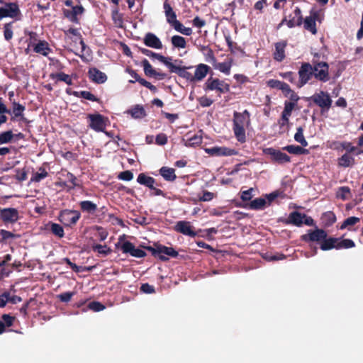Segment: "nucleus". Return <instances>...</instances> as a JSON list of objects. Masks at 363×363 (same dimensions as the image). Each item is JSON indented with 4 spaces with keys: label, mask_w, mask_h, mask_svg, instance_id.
Listing matches in <instances>:
<instances>
[{
    "label": "nucleus",
    "mask_w": 363,
    "mask_h": 363,
    "mask_svg": "<svg viewBox=\"0 0 363 363\" xmlns=\"http://www.w3.org/2000/svg\"><path fill=\"white\" fill-rule=\"evenodd\" d=\"M116 247L120 249L124 254H129L132 257L138 258L145 257L147 255L144 250L135 248V245L128 240H125L122 243L118 242L116 244Z\"/></svg>",
    "instance_id": "nucleus-5"
},
{
    "label": "nucleus",
    "mask_w": 363,
    "mask_h": 363,
    "mask_svg": "<svg viewBox=\"0 0 363 363\" xmlns=\"http://www.w3.org/2000/svg\"><path fill=\"white\" fill-rule=\"evenodd\" d=\"M215 197V194L208 191H203V195L199 196V201H210Z\"/></svg>",
    "instance_id": "nucleus-60"
},
{
    "label": "nucleus",
    "mask_w": 363,
    "mask_h": 363,
    "mask_svg": "<svg viewBox=\"0 0 363 363\" xmlns=\"http://www.w3.org/2000/svg\"><path fill=\"white\" fill-rule=\"evenodd\" d=\"M160 174L167 182H173L176 179L175 170L168 167H162L159 170Z\"/></svg>",
    "instance_id": "nucleus-22"
},
{
    "label": "nucleus",
    "mask_w": 363,
    "mask_h": 363,
    "mask_svg": "<svg viewBox=\"0 0 363 363\" xmlns=\"http://www.w3.org/2000/svg\"><path fill=\"white\" fill-rule=\"evenodd\" d=\"M1 320L4 321L6 327H11L13 323L15 317L9 314H3Z\"/></svg>",
    "instance_id": "nucleus-59"
},
{
    "label": "nucleus",
    "mask_w": 363,
    "mask_h": 363,
    "mask_svg": "<svg viewBox=\"0 0 363 363\" xmlns=\"http://www.w3.org/2000/svg\"><path fill=\"white\" fill-rule=\"evenodd\" d=\"M14 137V134L11 130L4 131L0 133V142L2 144H6L11 142Z\"/></svg>",
    "instance_id": "nucleus-45"
},
{
    "label": "nucleus",
    "mask_w": 363,
    "mask_h": 363,
    "mask_svg": "<svg viewBox=\"0 0 363 363\" xmlns=\"http://www.w3.org/2000/svg\"><path fill=\"white\" fill-rule=\"evenodd\" d=\"M205 90H216L220 94L227 93L230 91V85L217 78H208L205 83Z\"/></svg>",
    "instance_id": "nucleus-6"
},
{
    "label": "nucleus",
    "mask_w": 363,
    "mask_h": 363,
    "mask_svg": "<svg viewBox=\"0 0 363 363\" xmlns=\"http://www.w3.org/2000/svg\"><path fill=\"white\" fill-rule=\"evenodd\" d=\"M50 230L52 233L59 238H63L65 235V231L63 227L60 224L50 223Z\"/></svg>",
    "instance_id": "nucleus-42"
},
{
    "label": "nucleus",
    "mask_w": 363,
    "mask_h": 363,
    "mask_svg": "<svg viewBox=\"0 0 363 363\" xmlns=\"http://www.w3.org/2000/svg\"><path fill=\"white\" fill-rule=\"evenodd\" d=\"M333 145H337L335 147L336 149H339V147L342 148L346 151V153L350 154L354 152L356 150V147L352 145L350 142L343 141V142H333Z\"/></svg>",
    "instance_id": "nucleus-34"
},
{
    "label": "nucleus",
    "mask_w": 363,
    "mask_h": 363,
    "mask_svg": "<svg viewBox=\"0 0 363 363\" xmlns=\"http://www.w3.org/2000/svg\"><path fill=\"white\" fill-rule=\"evenodd\" d=\"M191 67H181L180 65H177L175 70H174V73L177 74L179 77L186 79V80H189L191 82H194L193 74L188 72V69H191Z\"/></svg>",
    "instance_id": "nucleus-26"
},
{
    "label": "nucleus",
    "mask_w": 363,
    "mask_h": 363,
    "mask_svg": "<svg viewBox=\"0 0 363 363\" xmlns=\"http://www.w3.org/2000/svg\"><path fill=\"white\" fill-rule=\"evenodd\" d=\"M29 40L28 45H48L47 43L38 39L35 33H30Z\"/></svg>",
    "instance_id": "nucleus-46"
},
{
    "label": "nucleus",
    "mask_w": 363,
    "mask_h": 363,
    "mask_svg": "<svg viewBox=\"0 0 363 363\" xmlns=\"http://www.w3.org/2000/svg\"><path fill=\"white\" fill-rule=\"evenodd\" d=\"M172 27L178 32H180L181 33L186 35H190L192 33V30L191 28H186L185 27L182 23H180L179 21H175L174 24L172 26Z\"/></svg>",
    "instance_id": "nucleus-43"
},
{
    "label": "nucleus",
    "mask_w": 363,
    "mask_h": 363,
    "mask_svg": "<svg viewBox=\"0 0 363 363\" xmlns=\"http://www.w3.org/2000/svg\"><path fill=\"white\" fill-rule=\"evenodd\" d=\"M284 47H276V50L274 52V58L278 62H281L285 58Z\"/></svg>",
    "instance_id": "nucleus-52"
},
{
    "label": "nucleus",
    "mask_w": 363,
    "mask_h": 363,
    "mask_svg": "<svg viewBox=\"0 0 363 363\" xmlns=\"http://www.w3.org/2000/svg\"><path fill=\"white\" fill-rule=\"evenodd\" d=\"M50 79H57V81L65 82L67 85H72V79L71 76L64 72L51 73L50 74Z\"/></svg>",
    "instance_id": "nucleus-32"
},
{
    "label": "nucleus",
    "mask_w": 363,
    "mask_h": 363,
    "mask_svg": "<svg viewBox=\"0 0 363 363\" xmlns=\"http://www.w3.org/2000/svg\"><path fill=\"white\" fill-rule=\"evenodd\" d=\"M153 55L156 58L159 59L160 62H163L165 65H167L169 67L171 72L174 73V70H175L177 65L170 62V60H172L171 58H167L158 54Z\"/></svg>",
    "instance_id": "nucleus-44"
},
{
    "label": "nucleus",
    "mask_w": 363,
    "mask_h": 363,
    "mask_svg": "<svg viewBox=\"0 0 363 363\" xmlns=\"http://www.w3.org/2000/svg\"><path fill=\"white\" fill-rule=\"evenodd\" d=\"M355 247L354 242L351 239L338 238L337 250L350 249Z\"/></svg>",
    "instance_id": "nucleus-37"
},
{
    "label": "nucleus",
    "mask_w": 363,
    "mask_h": 363,
    "mask_svg": "<svg viewBox=\"0 0 363 363\" xmlns=\"http://www.w3.org/2000/svg\"><path fill=\"white\" fill-rule=\"evenodd\" d=\"M89 127L96 132H104L108 118L100 113L88 114Z\"/></svg>",
    "instance_id": "nucleus-3"
},
{
    "label": "nucleus",
    "mask_w": 363,
    "mask_h": 363,
    "mask_svg": "<svg viewBox=\"0 0 363 363\" xmlns=\"http://www.w3.org/2000/svg\"><path fill=\"white\" fill-rule=\"evenodd\" d=\"M94 229L96 230V236L100 241H104L108 236V232L101 226L96 225Z\"/></svg>",
    "instance_id": "nucleus-53"
},
{
    "label": "nucleus",
    "mask_w": 363,
    "mask_h": 363,
    "mask_svg": "<svg viewBox=\"0 0 363 363\" xmlns=\"http://www.w3.org/2000/svg\"><path fill=\"white\" fill-rule=\"evenodd\" d=\"M355 160L354 157L347 153H345L338 158V165L342 167H349L354 164Z\"/></svg>",
    "instance_id": "nucleus-28"
},
{
    "label": "nucleus",
    "mask_w": 363,
    "mask_h": 363,
    "mask_svg": "<svg viewBox=\"0 0 363 363\" xmlns=\"http://www.w3.org/2000/svg\"><path fill=\"white\" fill-rule=\"evenodd\" d=\"M350 194V189L348 186H340L337 191V197L346 200Z\"/></svg>",
    "instance_id": "nucleus-49"
},
{
    "label": "nucleus",
    "mask_w": 363,
    "mask_h": 363,
    "mask_svg": "<svg viewBox=\"0 0 363 363\" xmlns=\"http://www.w3.org/2000/svg\"><path fill=\"white\" fill-rule=\"evenodd\" d=\"M360 221V218L355 216H351L346 218L341 224L340 229L343 230L347 228L348 230H352V226L358 223Z\"/></svg>",
    "instance_id": "nucleus-33"
},
{
    "label": "nucleus",
    "mask_w": 363,
    "mask_h": 363,
    "mask_svg": "<svg viewBox=\"0 0 363 363\" xmlns=\"http://www.w3.org/2000/svg\"><path fill=\"white\" fill-rule=\"evenodd\" d=\"M33 51L36 53L47 56L50 52H52V50L50 47H33Z\"/></svg>",
    "instance_id": "nucleus-62"
},
{
    "label": "nucleus",
    "mask_w": 363,
    "mask_h": 363,
    "mask_svg": "<svg viewBox=\"0 0 363 363\" xmlns=\"http://www.w3.org/2000/svg\"><path fill=\"white\" fill-rule=\"evenodd\" d=\"M175 230L185 235L195 237L196 233L193 230L192 226L188 221L181 220L177 223Z\"/></svg>",
    "instance_id": "nucleus-16"
},
{
    "label": "nucleus",
    "mask_w": 363,
    "mask_h": 363,
    "mask_svg": "<svg viewBox=\"0 0 363 363\" xmlns=\"http://www.w3.org/2000/svg\"><path fill=\"white\" fill-rule=\"evenodd\" d=\"M20 14L18 6L16 3H8L0 8V20L5 17L16 18Z\"/></svg>",
    "instance_id": "nucleus-12"
},
{
    "label": "nucleus",
    "mask_w": 363,
    "mask_h": 363,
    "mask_svg": "<svg viewBox=\"0 0 363 363\" xmlns=\"http://www.w3.org/2000/svg\"><path fill=\"white\" fill-rule=\"evenodd\" d=\"M328 69L326 62H318L313 67V76L316 79L325 82L329 80Z\"/></svg>",
    "instance_id": "nucleus-9"
},
{
    "label": "nucleus",
    "mask_w": 363,
    "mask_h": 363,
    "mask_svg": "<svg viewBox=\"0 0 363 363\" xmlns=\"http://www.w3.org/2000/svg\"><path fill=\"white\" fill-rule=\"evenodd\" d=\"M295 17L289 23L294 21L293 25L301 26L303 23V18L301 15V11L298 7H296L294 10Z\"/></svg>",
    "instance_id": "nucleus-50"
},
{
    "label": "nucleus",
    "mask_w": 363,
    "mask_h": 363,
    "mask_svg": "<svg viewBox=\"0 0 363 363\" xmlns=\"http://www.w3.org/2000/svg\"><path fill=\"white\" fill-rule=\"evenodd\" d=\"M296 106V104H295L294 102L286 101L284 102V108L282 112L286 114L291 115L292 111L294 109Z\"/></svg>",
    "instance_id": "nucleus-58"
},
{
    "label": "nucleus",
    "mask_w": 363,
    "mask_h": 363,
    "mask_svg": "<svg viewBox=\"0 0 363 363\" xmlns=\"http://www.w3.org/2000/svg\"><path fill=\"white\" fill-rule=\"evenodd\" d=\"M250 114L247 110L242 113L235 111L233 113V130L237 140L240 143L246 142L245 125L248 127L250 124Z\"/></svg>",
    "instance_id": "nucleus-1"
},
{
    "label": "nucleus",
    "mask_w": 363,
    "mask_h": 363,
    "mask_svg": "<svg viewBox=\"0 0 363 363\" xmlns=\"http://www.w3.org/2000/svg\"><path fill=\"white\" fill-rule=\"evenodd\" d=\"M327 236L328 234L325 230L316 228L313 230H308V233L302 235L301 239L306 242H316L321 243Z\"/></svg>",
    "instance_id": "nucleus-8"
},
{
    "label": "nucleus",
    "mask_w": 363,
    "mask_h": 363,
    "mask_svg": "<svg viewBox=\"0 0 363 363\" xmlns=\"http://www.w3.org/2000/svg\"><path fill=\"white\" fill-rule=\"evenodd\" d=\"M137 182L140 184L144 185L150 189H153L154 185L156 183V181L153 177L147 176L145 173H140L138 174Z\"/></svg>",
    "instance_id": "nucleus-19"
},
{
    "label": "nucleus",
    "mask_w": 363,
    "mask_h": 363,
    "mask_svg": "<svg viewBox=\"0 0 363 363\" xmlns=\"http://www.w3.org/2000/svg\"><path fill=\"white\" fill-rule=\"evenodd\" d=\"M168 138L164 133H159L156 135L155 143L158 145H164L167 143Z\"/></svg>",
    "instance_id": "nucleus-55"
},
{
    "label": "nucleus",
    "mask_w": 363,
    "mask_h": 363,
    "mask_svg": "<svg viewBox=\"0 0 363 363\" xmlns=\"http://www.w3.org/2000/svg\"><path fill=\"white\" fill-rule=\"evenodd\" d=\"M12 111H11V113L13 114L15 118L21 117V120L23 122H26L27 120L25 117H23V111H25L26 108L23 105L20 104L16 101H13L12 103Z\"/></svg>",
    "instance_id": "nucleus-24"
},
{
    "label": "nucleus",
    "mask_w": 363,
    "mask_h": 363,
    "mask_svg": "<svg viewBox=\"0 0 363 363\" xmlns=\"http://www.w3.org/2000/svg\"><path fill=\"white\" fill-rule=\"evenodd\" d=\"M294 140L299 143L303 147L308 146V142L303 136V128L301 126L296 128V133L294 135Z\"/></svg>",
    "instance_id": "nucleus-40"
},
{
    "label": "nucleus",
    "mask_w": 363,
    "mask_h": 363,
    "mask_svg": "<svg viewBox=\"0 0 363 363\" xmlns=\"http://www.w3.org/2000/svg\"><path fill=\"white\" fill-rule=\"evenodd\" d=\"M164 9L167 17V21L172 26L174 24V22L177 21V15L172 10L171 6L167 1L164 3Z\"/></svg>",
    "instance_id": "nucleus-25"
},
{
    "label": "nucleus",
    "mask_w": 363,
    "mask_h": 363,
    "mask_svg": "<svg viewBox=\"0 0 363 363\" xmlns=\"http://www.w3.org/2000/svg\"><path fill=\"white\" fill-rule=\"evenodd\" d=\"M0 235H1V240L0 242H4L9 239L14 238L17 236L16 234L4 229L0 230Z\"/></svg>",
    "instance_id": "nucleus-54"
},
{
    "label": "nucleus",
    "mask_w": 363,
    "mask_h": 363,
    "mask_svg": "<svg viewBox=\"0 0 363 363\" xmlns=\"http://www.w3.org/2000/svg\"><path fill=\"white\" fill-rule=\"evenodd\" d=\"M267 201L263 198H257L250 201L249 208L252 210L263 209L266 206Z\"/></svg>",
    "instance_id": "nucleus-36"
},
{
    "label": "nucleus",
    "mask_w": 363,
    "mask_h": 363,
    "mask_svg": "<svg viewBox=\"0 0 363 363\" xmlns=\"http://www.w3.org/2000/svg\"><path fill=\"white\" fill-rule=\"evenodd\" d=\"M210 69V67L204 64H200L195 69L194 74H193L194 82L200 81L203 79L207 74Z\"/></svg>",
    "instance_id": "nucleus-20"
},
{
    "label": "nucleus",
    "mask_w": 363,
    "mask_h": 363,
    "mask_svg": "<svg viewBox=\"0 0 363 363\" xmlns=\"http://www.w3.org/2000/svg\"><path fill=\"white\" fill-rule=\"evenodd\" d=\"M74 95L76 96H79L83 99L91 101H96V102L99 101V99H98L96 96H94L93 94H91L90 91H82L79 93L77 91H74Z\"/></svg>",
    "instance_id": "nucleus-41"
},
{
    "label": "nucleus",
    "mask_w": 363,
    "mask_h": 363,
    "mask_svg": "<svg viewBox=\"0 0 363 363\" xmlns=\"http://www.w3.org/2000/svg\"><path fill=\"white\" fill-rule=\"evenodd\" d=\"M232 59H229L228 60H225L223 62L218 63L215 65V67L218 69L220 72L229 74L230 72V68L232 67Z\"/></svg>",
    "instance_id": "nucleus-35"
},
{
    "label": "nucleus",
    "mask_w": 363,
    "mask_h": 363,
    "mask_svg": "<svg viewBox=\"0 0 363 363\" xmlns=\"http://www.w3.org/2000/svg\"><path fill=\"white\" fill-rule=\"evenodd\" d=\"M172 45H185L186 41L185 39L179 35H174L172 38Z\"/></svg>",
    "instance_id": "nucleus-64"
},
{
    "label": "nucleus",
    "mask_w": 363,
    "mask_h": 363,
    "mask_svg": "<svg viewBox=\"0 0 363 363\" xmlns=\"http://www.w3.org/2000/svg\"><path fill=\"white\" fill-rule=\"evenodd\" d=\"M205 152L211 156H232L238 155L235 149L226 147H213L205 149Z\"/></svg>",
    "instance_id": "nucleus-13"
},
{
    "label": "nucleus",
    "mask_w": 363,
    "mask_h": 363,
    "mask_svg": "<svg viewBox=\"0 0 363 363\" xmlns=\"http://www.w3.org/2000/svg\"><path fill=\"white\" fill-rule=\"evenodd\" d=\"M201 51L206 55V60L208 62L214 64L216 62V58L213 55V51L209 49V47H201Z\"/></svg>",
    "instance_id": "nucleus-48"
},
{
    "label": "nucleus",
    "mask_w": 363,
    "mask_h": 363,
    "mask_svg": "<svg viewBox=\"0 0 363 363\" xmlns=\"http://www.w3.org/2000/svg\"><path fill=\"white\" fill-rule=\"evenodd\" d=\"M164 255H168L171 257H177L178 256V252L176 251L173 247H167L162 245H159V256L158 258L163 261H167L169 259Z\"/></svg>",
    "instance_id": "nucleus-18"
},
{
    "label": "nucleus",
    "mask_w": 363,
    "mask_h": 363,
    "mask_svg": "<svg viewBox=\"0 0 363 363\" xmlns=\"http://www.w3.org/2000/svg\"><path fill=\"white\" fill-rule=\"evenodd\" d=\"M92 249L94 252H97L99 254H102L104 255H107L111 253V250L107 247V245H101L100 244H96L92 246Z\"/></svg>",
    "instance_id": "nucleus-47"
},
{
    "label": "nucleus",
    "mask_w": 363,
    "mask_h": 363,
    "mask_svg": "<svg viewBox=\"0 0 363 363\" xmlns=\"http://www.w3.org/2000/svg\"><path fill=\"white\" fill-rule=\"evenodd\" d=\"M143 65L144 67L145 74L149 77H153L154 74H155V70L152 68V65L150 64L147 60L145 59L143 61Z\"/></svg>",
    "instance_id": "nucleus-51"
},
{
    "label": "nucleus",
    "mask_w": 363,
    "mask_h": 363,
    "mask_svg": "<svg viewBox=\"0 0 363 363\" xmlns=\"http://www.w3.org/2000/svg\"><path fill=\"white\" fill-rule=\"evenodd\" d=\"M128 113L134 118H143L146 116L145 108L141 105H135L128 111Z\"/></svg>",
    "instance_id": "nucleus-30"
},
{
    "label": "nucleus",
    "mask_w": 363,
    "mask_h": 363,
    "mask_svg": "<svg viewBox=\"0 0 363 363\" xmlns=\"http://www.w3.org/2000/svg\"><path fill=\"white\" fill-rule=\"evenodd\" d=\"M81 218V213L77 210L63 209L58 214V220L65 227L74 225Z\"/></svg>",
    "instance_id": "nucleus-2"
},
{
    "label": "nucleus",
    "mask_w": 363,
    "mask_h": 363,
    "mask_svg": "<svg viewBox=\"0 0 363 363\" xmlns=\"http://www.w3.org/2000/svg\"><path fill=\"white\" fill-rule=\"evenodd\" d=\"M0 218L5 223H14L19 219L18 211L14 208L0 209Z\"/></svg>",
    "instance_id": "nucleus-10"
},
{
    "label": "nucleus",
    "mask_w": 363,
    "mask_h": 363,
    "mask_svg": "<svg viewBox=\"0 0 363 363\" xmlns=\"http://www.w3.org/2000/svg\"><path fill=\"white\" fill-rule=\"evenodd\" d=\"M284 150H286L290 154L294 155H306L308 153V150L298 145H290L284 147L283 148Z\"/></svg>",
    "instance_id": "nucleus-31"
},
{
    "label": "nucleus",
    "mask_w": 363,
    "mask_h": 363,
    "mask_svg": "<svg viewBox=\"0 0 363 363\" xmlns=\"http://www.w3.org/2000/svg\"><path fill=\"white\" fill-rule=\"evenodd\" d=\"M312 101L316 106H319L322 111H328L332 105V99L330 95L323 91L315 93L313 96L308 99Z\"/></svg>",
    "instance_id": "nucleus-4"
},
{
    "label": "nucleus",
    "mask_w": 363,
    "mask_h": 363,
    "mask_svg": "<svg viewBox=\"0 0 363 363\" xmlns=\"http://www.w3.org/2000/svg\"><path fill=\"white\" fill-rule=\"evenodd\" d=\"M48 176V172L46 169L40 167L38 168V172L33 173L30 178V182L38 183Z\"/></svg>",
    "instance_id": "nucleus-29"
},
{
    "label": "nucleus",
    "mask_w": 363,
    "mask_h": 363,
    "mask_svg": "<svg viewBox=\"0 0 363 363\" xmlns=\"http://www.w3.org/2000/svg\"><path fill=\"white\" fill-rule=\"evenodd\" d=\"M267 155H270L272 160L274 162L279 164L287 163L291 161L290 157L279 150H276L272 147L267 148L264 150Z\"/></svg>",
    "instance_id": "nucleus-11"
},
{
    "label": "nucleus",
    "mask_w": 363,
    "mask_h": 363,
    "mask_svg": "<svg viewBox=\"0 0 363 363\" xmlns=\"http://www.w3.org/2000/svg\"><path fill=\"white\" fill-rule=\"evenodd\" d=\"M284 82L277 79H269L267 82V84L272 89H277L280 90Z\"/></svg>",
    "instance_id": "nucleus-56"
},
{
    "label": "nucleus",
    "mask_w": 363,
    "mask_h": 363,
    "mask_svg": "<svg viewBox=\"0 0 363 363\" xmlns=\"http://www.w3.org/2000/svg\"><path fill=\"white\" fill-rule=\"evenodd\" d=\"M89 79L96 84H103L107 80V76L96 67H91L88 71Z\"/></svg>",
    "instance_id": "nucleus-15"
},
{
    "label": "nucleus",
    "mask_w": 363,
    "mask_h": 363,
    "mask_svg": "<svg viewBox=\"0 0 363 363\" xmlns=\"http://www.w3.org/2000/svg\"><path fill=\"white\" fill-rule=\"evenodd\" d=\"M118 178L123 181H130L133 178V174L130 170L121 172L118 175Z\"/></svg>",
    "instance_id": "nucleus-57"
},
{
    "label": "nucleus",
    "mask_w": 363,
    "mask_h": 363,
    "mask_svg": "<svg viewBox=\"0 0 363 363\" xmlns=\"http://www.w3.org/2000/svg\"><path fill=\"white\" fill-rule=\"evenodd\" d=\"M140 291L145 294H153L155 292V287L148 283L143 284L140 286Z\"/></svg>",
    "instance_id": "nucleus-63"
},
{
    "label": "nucleus",
    "mask_w": 363,
    "mask_h": 363,
    "mask_svg": "<svg viewBox=\"0 0 363 363\" xmlns=\"http://www.w3.org/2000/svg\"><path fill=\"white\" fill-rule=\"evenodd\" d=\"M306 217L305 213H301L298 211H292L288 218L284 221L286 225H293L297 227H301L303 224V219Z\"/></svg>",
    "instance_id": "nucleus-17"
},
{
    "label": "nucleus",
    "mask_w": 363,
    "mask_h": 363,
    "mask_svg": "<svg viewBox=\"0 0 363 363\" xmlns=\"http://www.w3.org/2000/svg\"><path fill=\"white\" fill-rule=\"evenodd\" d=\"M321 220L325 226H331L336 222L335 214L333 211L325 212L321 216Z\"/></svg>",
    "instance_id": "nucleus-27"
},
{
    "label": "nucleus",
    "mask_w": 363,
    "mask_h": 363,
    "mask_svg": "<svg viewBox=\"0 0 363 363\" xmlns=\"http://www.w3.org/2000/svg\"><path fill=\"white\" fill-rule=\"evenodd\" d=\"M319 14L317 11H311L309 16H307L303 21V27L306 30L311 32L313 34L317 33L315 21L318 20Z\"/></svg>",
    "instance_id": "nucleus-14"
},
{
    "label": "nucleus",
    "mask_w": 363,
    "mask_h": 363,
    "mask_svg": "<svg viewBox=\"0 0 363 363\" xmlns=\"http://www.w3.org/2000/svg\"><path fill=\"white\" fill-rule=\"evenodd\" d=\"M313 66L310 63H302L298 70L299 80L297 86L298 87H302L307 84L313 76Z\"/></svg>",
    "instance_id": "nucleus-7"
},
{
    "label": "nucleus",
    "mask_w": 363,
    "mask_h": 363,
    "mask_svg": "<svg viewBox=\"0 0 363 363\" xmlns=\"http://www.w3.org/2000/svg\"><path fill=\"white\" fill-rule=\"evenodd\" d=\"M338 241V238L333 237H326V238L323 239V242L320 243V249L323 251L330 250L332 249L337 250V243Z\"/></svg>",
    "instance_id": "nucleus-21"
},
{
    "label": "nucleus",
    "mask_w": 363,
    "mask_h": 363,
    "mask_svg": "<svg viewBox=\"0 0 363 363\" xmlns=\"http://www.w3.org/2000/svg\"><path fill=\"white\" fill-rule=\"evenodd\" d=\"M82 212L93 214L97 210V206L91 201H82L79 203Z\"/></svg>",
    "instance_id": "nucleus-23"
},
{
    "label": "nucleus",
    "mask_w": 363,
    "mask_h": 363,
    "mask_svg": "<svg viewBox=\"0 0 363 363\" xmlns=\"http://www.w3.org/2000/svg\"><path fill=\"white\" fill-rule=\"evenodd\" d=\"M89 308L94 311H101L105 308V306L98 301H92L89 303Z\"/></svg>",
    "instance_id": "nucleus-61"
},
{
    "label": "nucleus",
    "mask_w": 363,
    "mask_h": 363,
    "mask_svg": "<svg viewBox=\"0 0 363 363\" xmlns=\"http://www.w3.org/2000/svg\"><path fill=\"white\" fill-rule=\"evenodd\" d=\"M145 45H162L160 39L153 33H148L144 38Z\"/></svg>",
    "instance_id": "nucleus-38"
},
{
    "label": "nucleus",
    "mask_w": 363,
    "mask_h": 363,
    "mask_svg": "<svg viewBox=\"0 0 363 363\" xmlns=\"http://www.w3.org/2000/svg\"><path fill=\"white\" fill-rule=\"evenodd\" d=\"M202 143V137L198 135H194L191 137H189L185 141L184 145L186 147H195L201 145Z\"/></svg>",
    "instance_id": "nucleus-39"
}]
</instances>
